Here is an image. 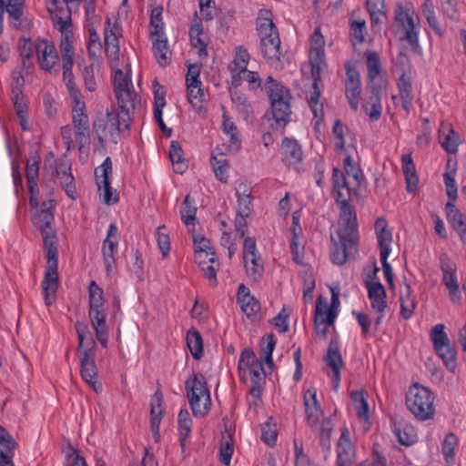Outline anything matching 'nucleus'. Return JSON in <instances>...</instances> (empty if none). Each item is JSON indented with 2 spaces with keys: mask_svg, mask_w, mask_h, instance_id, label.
Returning <instances> with one entry per match:
<instances>
[{
  "mask_svg": "<svg viewBox=\"0 0 466 466\" xmlns=\"http://www.w3.org/2000/svg\"><path fill=\"white\" fill-rule=\"evenodd\" d=\"M53 200L44 202L41 210L34 217V224L40 229L46 247V270L42 281V293L47 306L56 300V293L59 285L57 272V237L53 228L55 218L52 209Z\"/></svg>",
  "mask_w": 466,
  "mask_h": 466,
  "instance_id": "obj_1",
  "label": "nucleus"
},
{
  "mask_svg": "<svg viewBox=\"0 0 466 466\" xmlns=\"http://www.w3.org/2000/svg\"><path fill=\"white\" fill-rule=\"evenodd\" d=\"M394 21L400 33V39L407 42L413 51L420 48L418 15L410 2L397 3L394 8Z\"/></svg>",
  "mask_w": 466,
  "mask_h": 466,
  "instance_id": "obj_2",
  "label": "nucleus"
},
{
  "mask_svg": "<svg viewBox=\"0 0 466 466\" xmlns=\"http://www.w3.org/2000/svg\"><path fill=\"white\" fill-rule=\"evenodd\" d=\"M265 86L270 99L271 113L276 125L284 128L291 119L290 92L270 76L267 78Z\"/></svg>",
  "mask_w": 466,
  "mask_h": 466,
  "instance_id": "obj_3",
  "label": "nucleus"
},
{
  "mask_svg": "<svg viewBox=\"0 0 466 466\" xmlns=\"http://www.w3.org/2000/svg\"><path fill=\"white\" fill-rule=\"evenodd\" d=\"M185 390L193 415L206 416L211 408V397L204 376L192 374L185 382Z\"/></svg>",
  "mask_w": 466,
  "mask_h": 466,
  "instance_id": "obj_4",
  "label": "nucleus"
},
{
  "mask_svg": "<svg viewBox=\"0 0 466 466\" xmlns=\"http://www.w3.org/2000/svg\"><path fill=\"white\" fill-rule=\"evenodd\" d=\"M434 394L428 388L416 383L406 395V405L418 420L425 421L434 417Z\"/></svg>",
  "mask_w": 466,
  "mask_h": 466,
  "instance_id": "obj_5",
  "label": "nucleus"
},
{
  "mask_svg": "<svg viewBox=\"0 0 466 466\" xmlns=\"http://www.w3.org/2000/svg\"><path fill=\"white\" fill-rule=\"evenodd\" d=\"M334 197L340 209L339 238H346L348 243L350 244L353 239L358 240L357 215L354 208L350 203L351 197L345 188L339 191L338 195H334Z\"/></svg>",
  "mask_w": 466,
  "mask_h": 466,
  "instance_id": "obj_6",
  "label": "nucleus"
},
{
  "mask_svg": "<svg viewBox=\"0 0 466 466\" xmlns=\"http://www.w3.org/2000/svg\"><path fill=\"white\" fill-rule=\"evenodd\" d=\"M345 175L337 167L333 168V191L334 195L345 188L350 196L357 192V189L365 185V177L360 167L356 165L350 157L344 159Z\"/></svg>",
  "mask_w": 466,
  "mask_h": 466,
  "instance_id": "obj_7",
  "label": "nucleus"
},
{
  "mask_svg": "<svg viewBox=\"0 0 466 466\" xmlns=\"http://www.w3.org/2000/svg\"><path fill=\"white\" fill-rule=\"evenodd\" d=\"M132 118L131 116L115 109L106 111V123L103 118H96L93 122V128L97 133L98 139L102 140L99 131L108 130L112 139L116 143V137L123 131H127L130 127Z\"/></svg>",
  "mask_w": 466,
  "mask_h": 466,
  "instance_id": "obj_8",
  "label": "nucleus"
},
{
  "mask_svg": "<svg viewBox=\"0 0 466 466\" xmlns=\"http://www.w3.org/2000/svg\"><path fill=\"white\" fill-rule=\"evenodd\" d=\"M72 122L78 150L84 152L85 148L88 147L90 145L89 119L86 113V104L84 100H78L73 103Z\"/></svg>",
  "mask_w": 466,
  "mask_h": 466,
  "instance_id": "obj_9",
  "label": "nucleus"
},
{
  "mask_svg": "<svg viewBox=\"0 0 466 466\" xmlns=\"http://www.w3.org/2000/svg\"><path fill=\"white\" fill-rule=\"evenodd\" d=\"M444 329L445 326L443 324H437L432 327L431 330V339L435 351L442 360L447 369L451 371H454L456 368V350L451 345V341Z\"/></svg>",
  "mask_w": 466,
  "mask_h": 466,
  "instance_id": "obj_10",
  "label": "nucleus"
},
{
  "mask_svg": "<svg viewBox=\"0 0 466 466\" xmlns=\"http://www.w3.org/2000/svg\"><path fill=\"white\" fill-rule=\"evenodd\" d=\"M35 49L40 67L52 75H58L59 56L54 44L47 40H42L35 46Z\"/></svg>",
  "mask_w": 466,
  "mask_h": 466,
  "instance_id": "obj_11",
  "label": "nucleus"
},
{
  "mask_svg": "<svg viewBox=\"0 0 466 466\" xmlns=\"http://www.w3.org/2000/svg\"><path fill=\"white\" fill-rule=\"evenodd\" d=\"M118 228L115 224H110L107 229L106 238L103 241L102 254L104 265L107 275H110L116 268L115 252L119 240Z\"/></svg>",
  "mask_w": 466,
  "mask_h": 466,
  "instance_id": "obj_12",
  "label": "nucleus"
},
{
  "mask_svg": "<svg viewBox=\"0 0 466 466\" xmlns=\"http://www.w3.org/2000/svg\"><path fill=\"white\" fill-rule=\"evenodd\" d=\"M386 86L387 85L381 84L367 85L370 96L362 107L371 121H376L381 116V98L386 94Z\"/></svg>",
  "mask_w": 466,
  "mask_h": 466,
  "instance_id": "obj_13",
  "label": "nucleus"
},
{
  "mask_svg": "<svg viewBox=\"0 0 466 466\" xmlns=\"http://www.w3.org/2000/svg\"><path fill=\"white\" fill-rule=\"evenodd\" d=\"M111 171L112 163L109 157H106L102 165L95 171L98 189L101 192L103 201L107 205L116 203L118 200L116 195L114 197V198H112L113 192L109 180V174Z\"/></svg>",
  "mask_w": 466,
  "mask_h": 466,
  "instance_id": "obj_14",
  "label": "nucleus"
},
{
  "mask_svg": "<svg viewBox=\"0 0 466 466\" xmlns=\"http://www.w3.org/2000/svg\"><path fill=\"white\" fill-rule=\"evenodd\" d=\"M350 432L347 427H343L337 443L336 466H352L355 461V449L350 440Z\"/></svg>",
  "mask_w": 466,
  "mask_h": 466,
  "instance_id": "obj_15",
  "label": "nucleus"
},
{
  "mask_svg": "<svg viewBox=\"0 0 466 466\" xmlns=\"http://www.w3.org/2000/svg\"><path fill=\"white\" fill-rule=\"evenodd\" d=\"M78 357L80 360V373L82 379L90 385L96 392L100 391L102 390V386L96 381L98 371L95 362L94 354L83 351L80 352Z\"/></svg>",
  "mask_w": 466,
  "mask_h": 466,
  "instance_id": "obj_16",
  "label": "nucleus"
},
{
  "mask_svg": "<svg viewBox=\"0 0 466 466\" xmlns=\"http://www.w3.org/2000/svg\"><path fill=\"white\" fill-rule=\"evenodd\" d=\"M368 295L369 299H370L371 308L378 313V316L374 322L377 328L381 323V319L383 318V311L387 307V303L385 300L386 291L380 282H371L368 285Z\"/></svg>",
  "mask_w": 466,
  "mask_h": 466,
  "instance_id": "obj_17",
  "label": "nucleus"
},
{
  "mask_svg": "<svg viewBox=\"0 0 466 466\" xmlns=\"http://www.w3.org/2000/svg\"><path fill=\"white\" fill-rule=\"evenodd\" d=\"M324 360L332 370V386L335 390H338L339 387L340 370L343 367V360L339 353L337 341L331 340L329 342Z\"/></svg>",
  "mask_w": 466,
  "mask_h": 466,
  "instance_id": "obj_18",
  "label": "nucleus"
},
{
  "mask_svg": "<svg viewBox=\"0 0 466 466\" xmlns=\"http://www.w3.org/2000/svg\"><path fill=\"white\" fill-rule=\"evenodd\" d=\"M282 161L289 167L299 170L298 165L303 159V152L299 142L292 138H284L281 144Z\"/></svg>",
  "mask_w": 466,
  "mask_h": 466,
  "instance_id": "obj_19",
  "label": "nucleus"
},
{
  "mask_svg": "<svg viewBox=\"0 0 466 466\" xmlns=\"http://www.w3.org/2000/svg\"><path fill=\"white\" fill-rule=\"evenodd\" d=\"M88 313L96 331V339L106 348L108 339V329L106 323V312L104 308H89Z\"/></svg>",
  "mask_w": 466,
  "mask_h": 466,
  "instance_id": "obj_20",
  "label": "nucleus"
},
{
  "mask_svg": "<svg viewBox=\"0 0 466 466\" xmlns=\"http://www.w3.org/2000/svg\"><path fill=\"white\" fill-rule=\"evenodd\" d=\"M331 240L333 245L330 250V259L334 264L343 265L348 258L357 251L358 240L356 239H353L350 245L346 238H339V242L334 240L333 238H331Z\"/></svg>",
  "mask_w": 466,
  "mask_h": 466,
  "instance_id": "obj_21",
  "label": "nucleus"
},
{
  "mask_svg": "<svg viewBox=\"0 0 466 466\" xmlns=\"http://www.w3.org/2000/svg\"><path fill=\"white\" fill-rule=\"evenodd\" d=\"M304 405L307 421L312 429H317L323 411L316 398L315 390H308L304 394Z\"/></svg>",
  "mask_w": 466,
  "mask_h": 466,
  "instance_id": "obj_22",
  "label": "nucleus"
},
{
  "mask_svg": "<svg viewBox=\"0 0 466 466\" xmlns=\"http://www.w3.org/2000/svg\"><path fill=\"white\" fill-rule=\"evenodd\" d=\"M164 398L162 392L157 390L152 396L150 403V427L156 441H159V425L164 413Z\"/></svg>",
  "mask_w": 466,
  "mask_h": 466,
  "instance_id": "obj_23",
  "label": "nucleus"
},
{
  "mask_svg": "<svg viewBox=\"0 0 466 466\" xmlns=\"http://www.w3.org/2000/svg\"><path fill=\"white\" fill-rule=\"evenodd\" d=\"M56 175L60 180L62 187L66 195L75 198L76 190L74 184V177L71 174V166L66 160H59L56 167Z\"/></svg>",
  "mask_w": 466,
  "mask_h": 466,
  "instance_id": "obj_24",
  "label": "nucleus"
},
{
  "mask_svg": "<svg viewBox=\"0 0 466 466\" xmlns=\"http://www.w3.org/2000/svg\"><path fill=\"white\" fill-rule=\"evenodd\" d=\"M368 68V85H387L388 81L381 75V64L378 53L369 51L366 53Z\"/></svg>",
  "mask_w": 466,
  "mask_h": 466,
  "instance_id": "obj_25",
  "label": "nucleus"
},
{
  "mask_svg": "<svg viewBox=\"0 0 466 466\" xmlns=\"http://www.w3.org/2000/svg\"><path fill=\"white\" fill-rule=\"evenodd\" d=\"M23 5L24 0H0V35L3 32L4 8H5L9 17L15 21V23H13L14 27L18 29L21 26Z\"/></svg>",
  "mask_w": 466,
  "mask_h": 466,
  "instance_id": "obj_26",
  "label": "nucleus"
},
{
  "mask_svg": "<svg viewBox=\"0 0 466 466\" xmlns=\"http://www.w3.org/2000/svg\"><path fill=\"white\" fill-rule=\"evenodd\" d=\"M237 297L242 311L248 317H252L260 310L258 300L250 294L249 289L244 284L239 285Z\"/></svg>",
  "mask_w": 466,
  "mask_h": 466,
  "instance_id": "obj_27",
  "label": "nucleus"
},
{
  "mask_svg": "<svg viewBox=\"0 0 466 466\" xmlns=\"http://www.w3.org/2000/svg\"><path fill=\"white\" fill-rule=\"evenodd\" d=\"M391 428L394 435L401 445L410 446L417 441L418 436L416 430L412 425L403 420L394 421Z\"/></svg>",
  "mask_w": 466,
  "mask_h": 466,
  "instance_id": "obj_28",
  "label": "nucleus"
},
{
  "mask_svg": "<svg viewBox=\"0 0 466 466\" xmlns=\"http://www.w3.org/2000/svg\"><path fill=\"white\" fill-rule=\"evenodd\" d=\"M270 15V11L260 10L257 18V31L260 41L273 38V35H279L278 29Z\"/></svg>",
  "mask_w": 466,
  "mask_h": 466,
  "instance_id": "obj_29",
  "label": "nucleus"
},
{
  "mask_svg": "<svg viewBox=\"0 0 466 466\" xmlns=\"http://www.w3.org/2000/svg\"><path fill=\"white\" fill-rule=\"evenodd\" d=\"M445 210L448 223L460 235L461 238L464 240V235L466 233L464 215L451 201L446 203Z\"/></svg>",
  "mask_w": 466,
  "mask_h": 466,
  "instance_id": "obj_30",
  "label": "nucleus"
},
{
  "mask_svg": "<svg viewBox=\"0 0 466 466\" xmlns=\"http://www.w3.org/2000/svg\"><path fill=\"white\" fill-rule=\"evenodd\" d=\"M236 191L238 198L237 214L240 216H250L252 212L251 189L246 183L239 182Z\"/></svg>",
  "mask_w": 466,
  "mask_h": 466,
  "instance_id": "obj_31",
  "label": "nucleus"
},
{
  "mask_svg": "<svg viewBox=\"0 0 466 466\" xmlns=\"http://www.w3.org/2000/svg\"><path fill=\"white\" fill-rule=\"evenodd\" d=\"M401 164L407 184V191L410 193L415 192L418 188L419 178L410 153L402 156Z\"/></svg>",
  "mask_w": 466,
  "mask_h": 466,
  "instance_id": "obj_32",
  "label": "nucleus"
},
{
  "mask_svg": "<svg viewBox=\"0 0 466 466\" xmlns=\"http://www.w3.org/2000/svg\"><path fill=\"white\" fill-rule=\"evenodd\" d=\"M75 328L79 341L77 354L80 355V352L83 351H86L89 354H94L93 349L96 343L87 325L84 322L77 321L75 325Z\"/></svg>",
  "mask_w": 466,
  "mask_h": 466,
  "instance_id": "obj_33",
  "label": "nucleus"
},
{
  "mask_svg": "<svg viewBox=\"0 0 466 466\" xmlns=\"http://www.w3.org/2000/svg\"><path fill=\"white\" fill-rule=\"evenodd\" d=\"M441 269L443 272V282L449 289V294L453 303H460L461 296L459 292V284L457 282L455 272L451 264L442 263Z\"/></svg>",
  "mask_w": 466,
  "mask_h": 466,
  "instance_id": "obj_34",
  "label": "nucleus"
},
{
  "mask_svg": "<svg viewBox=\"0 0 466 466\" xmlns=\"http://www.w3.org/2000/svg\"><path fill=\"white\" fill-rule=\"evenodd\" d=\"M230 96L232 103L242 117L247 121L250 119L253 116V107L247 96L236 86L230 88Z\"/></svg>",
  "mask_w": 466,
  "mask_h": 466,
  "instance_id": "obj_35",
  "label": "nucleus"
},
{
  "mask_svg": "<svg viewBox=\"0 0 466 466\" xmlns=\"http://www.w3.org/2000/svg\"><path fill=\"white\" fill-rule=\"evenodd\" d=\"M309 62L311 67L313 83L319 84L321 81V74L327 67L324 50L309 51Z\"/></svg>",
  "mask_w": 466,
  "mask_h": 466,
  "instance_id": "obj_36",
  "label": "nucleus"
},
{
  "mask_svg": "<svg viewBox=\"0 0 466 466\" xmlns=\"http://www.w3.org/2000/svg\"><path fill=\"white\" fill-rule=\"evenodd\" d=\"M439 141L448 153H455L458 147V137L451 125L442 123L439 130Z\"/></svg>",
  "mask_w": 466,
  "mask_h": 466,
  "instance_id": "obj_37",
  "label": "nucleus"
},
{
  "mask_svg": "<svg viewBox=\"0 0 466 466\" xmlns=\"http://www.w3.org/2000/svg\"><path fill=\"white\" fill-rule=\"evenodd\" d=\"M260 51L264 58L268 61H279L281 56L279 35H273V38L260 41Z\"/></svg>",
  "mask_w": 466,
  "mask_h": 466,
  "instance_id": "obj_38",
  "label": "nucleus"
},
{
  "mask_svg": "<svg viewBox=\"0 0 466 466\" xmlns=\"http://www.w3.org/2000/svg\"><path fill=\"white\" fill-rule=\"evenodd\" d=\"M400 315L404 319H409L416 308L417 301L412 295L410 284L404 283V289L400 293Z\"/></svg>",
  "mask_w": 466,
  "mask_h": 466,
  "instance_id": "obj_39",
  "label": "nucleus"
},
{
  "mask_svg": "<svg viewBox=\"0 0 466 466\" xmlns=\"http://www.w3.org/2000/svg\"><path fill=\"white\" fill-rule=\"evenodd\" d=\"M223 131L229 137L228 149L232 152H238L241 147V139L237 126L226 114L223 115L222 123Z\"/></svg>",
  "mask_w": 466,
  "mask_h": 466,
  "instance_id": "obj_40",
  "label": "nucleus"
},
{
  "mask_svg": "<svg viewBox=\"0 0 466 466\" xmlns=\"http://www.w3.org/2000/svg\"><path fill=\"white\" fill-rule=\"evenodd\" d=\"M152 43L153 53L157 64L163 67L169 65L172 52L169 50L167 38H156Z\"/></svg>",
  "mask_w": 466,
  "mask_h": 466,
  "instance_id": "obj_41",
  "label": "nucleus"
},
{
  "mask_svg": "<svg viewBox=\"0 0 466 466\" xmlns=\"http://www.w3.org/2000/svg\"><path fill=\"white\" fill-rule=\"evenodd\" d=\"M191 44L194 47L198 48L199 56H207L208 35L204 33L200 22L192 25L189 30Z\"/></svg>",
  "mask_w": 466,
  "mask_h": 466,
  "instance_id": "obj_42",
  "label": "nucleus"
},
{
  "mask_svg": "<svg viewBox=\"0 0 466 466\" xmlns=\"http://www.w3.org/2000/svg\"><path fill=\"white\" fill-rule=\"evenodd\" d=\"M118 108L122 110V112L127 113L130 116L134 113L135 105L137 100V94L132 90V88L117 91L115 93Z\"/></svg>",
  "mask_w": 466,
  "mask_h": 466,
  "instance_id": "obj_43",
  "label": "nucleus"
},
{
  "mask_svg": "<svg viewBox=\"0 0 466 466\" xmlns=\"http://www.w3.org/2000/svg\"><path fill=\"white\" fill-rule=\"evenodd\" d=\"M398 88L402 102V107L405 111L409 112L412 105L413 95L410 78L405 74H402L400 76L398 80Z\"/></svg>",
  "mask_w": 466,
  "mask_h": 466,
  "instance_id": "obj_44",
  "label": "nucleus"
},
{
  "mask_svg": "<svg viewBox=\"0 0 466 466\" xmlns=\"http://www.w3.org/2000/svg\"><path fill=\"white\" fill-rule=\"evenodd\" d=\"M73 66L74 65H62L64 82L69 91L72 103L77 102L78 100H83L81 92L77 88L75 82V76L72 72Z\"/></svg>",
  "mask_w": 466,
  "mask_h": 466,
  "instance_id": "obj_45",
  "label": "nucleus"
},
{
  "mask_svg": "<svg viewBox=\"0 0 466 466\" xmlns=\"http://www.w3.org/2000/svg\"><path fill=\"white\" fill-rule=\"evenodd\" d=\"M187 345L194 359H201L203 355V340L200 333L197 329H191L187 331Z\"/></svg>",
  "mask_w": 466,
  "mask_h": 466,
  "instance_id": "obj_46",
  "label": "nucleus"
},
{
  "mask_svg": "<svg viewBox=\"0 0 466 466\" xmlns=\"http://www.w3.org/2000/svg\"><path fill=\"white\" fill-rule=\"evenodd\" d=\"M196 214H197V208L193 205V202L190 200L189 196H186L181 210V219L185 223L186 227L187 228L188 231H194L195 222H196Z\"/></svg>",
  "mask_w": 466,
  "mask_h": 466,
  "instance_id": "obj_47",
  "label": "nucleus"
},
{
  "mask_svg": "<svg viewBox=\"0 0 466 466\" xmlns=\"http://www.w3.org/2000/svg\"><path fill=\"white\" fill-rule=\"evenodd\" d=\"M198 267L203 272L204 276L209 280L211 286L217 285V271L218 269V262L216 257H210L208 260L198 259Z\"/></svg>",
  "mask_w": 466,
  "mask_h": 466,
  "instance_id": "obj_48",
  "label": "nucleus"
},
{
  "mask_svg": "<svg viewBox=\"0 0 466 466\" xmlns=\"http://www.w3.org/2000/svg\"><path fill=\"white\" fill-rule=\"evenodd\" d=\"M72 32H67L66 35H61L59 47L62 56V65H74L75 51L72 46Z\"/></svg>",
  "mask_w": 466,
  "mask_h": 466,
  "instance_id": "obj_49",
  "label": "nucleus"
},
{
  "mask_svg": "<svg viewBox=\"0 0 466 466\" xmlns=\"http://www.w3.org/2000/svg\"><path fill=\"white\" fill-rule=\"evenodd\" d=\"M193 241L195 244V257L196 260L201 259L202 256L216 257L215 251L210 246V241L200 234L193 235Z\"/></svg>",
  "mask_w": 466,
  "mask_h": 466,
  "instance_id": "obj_50",
  "label": "nucleus"
},
{
  "mask_svg": "<svg viewBox=\"0 0 466 466\" xmlns=\"http://www.w3.org/2000/svg\"><path fill=\"white\" fill-rule=\"evenodd\" d=\"M106 25L104 32L105 48L119 46L118 37L121 35V27L116 23L111 25L110 18L106 19Z\"/></svg>",
  "mask_w": 466,
  "mask_h": 466,
  "instance_id": "obj_51",
  "label": "nucleus"
},
{
  "mask_svg": "<svg viewBox=\"0 0 466 466\" xmlns=\"http://www.w3.org/2000/svg\"><path fill=\"white\" fill-rule=\"evenodd\" d=\"M200 84H194L192 86L187 85V98L188 102L195 107L197 110L200 111L203 106V102L205 101L206 95L204 93L203 88Z\"/></svg>",
  "mask_w": 466,
  "mask_h": 466,
  "instance_id": "obj_52",
  "label": "nucleus"
},
{
  "mask_svg": "<svg viewBox=\"0 0 466 466\" xmlns=\"http://www.w3.org/2000/svg\"><path fill=\"white\" fill-rule=\"evenodd\" d=\"M458 446V438L452 432L448 433L441 445V452L448 464L454 462V450Z\"/></svg>",
  "mask_w": 466,
  "mask_h": 466,
  "instance_id": "obj_53",
  "label": "nucleus"
},
{
  "mask_svg": "<svg viewBox=\"0 0 466 466\" xmlns=\"http://www.w3.org/2000/svg\"><path fill=\"white\" fill-rule=\"evenodd\" d=\"M177 421L179 441L181 446L184 447V441L188 437L192 425V420L187 410H181L179 411Z\"/></svg>",
  "mask_w": 466,
  "mask_h": 466,
  "instance_id": "obj_54",
  "label": "nucleus"
},
{
  "mask_svg": "<svg viewBox=\"0 0 466 466\" xmlns=\"http://www.w3.org/2000/svg\"><path fill=\"white\" fill-rule=\"evenodd\" d=\"M244 263L248 276L253 281H258L264 271L259 257H250L249 259H244Z\"/></svg>",
  "mask_w": 466,
  "mask_h": 466,
  "instance_id": "obj_55",
  "label": "nucleus"
},
{
  "mask_svg": "<svg viewBox=\"0 0 466 466\" xmlns=\"http://www.w3.org/2000/svg\"><path fill=\"white\" fill-rule=\"evenodd\" d=\"M355 410L359 418L367 419L369 414L368 402L364 397V390H354L350 393Z\"/></svg>",
  "mask_w": 466,
  "mask_h": 466,
  "instance_id": "obj_56",
  "label": "nucleus"
},
{
  "mask_svg": "<svg viewBox=\"0 0 466 466\" xmlns=\"http://www.w3.org/2000/svg\"><path fill=\"white\" fill-rule=\"evenodd\" d=\"M336 319V313L330 309L324 311L321 308V297L318 299L315 310L314 324L332 325Z\"/></svg>",
  "mask_w": 466,
  "mask_h": 466,
  "instance_id": "obj_57",
  "label": "nucleus"
},
{
  "mask_svg": "<svg viewBox=\"0 0 466 466\" xmlns=\"http://www.w3.org/2000/svg\"><path fill=\"white\" fill-rule=\"evenodd\" d=\"M346 97L349 101L350 107L357 111L359 108V99L361 93V86L360 83H346L345 84Z\"/></svg>",
  "mask_w": 466,
  "mask_h": 466,
  "instance_id": "obj_58",
  "label": "nucleus"
},
{
  "mask_svg": "<svg viewBox=\"0 0 466 466\" xmlns=\"http://www.w3.org/2000/svg\"><path fill=\"white\" fill-rule=\"evenodd\" d=\"M105 299L103 289L96 281L89 284V308H104Z\"/></svg>",
  "mask_w": 466,
  "mask_h": 466,
  "instance_id": "obj_59",
  "label": "nucleus"
},
{
  "mask_svg": "<svg viewBox=\"0 0 466 466\" xmlns=\"http://www.w3.org/2000/svg\"><path fill=\"white\" fill-rule=\"evenodd\" d=\"M320 95L319 84L312 83L311 90L308 93L307 99L315 116H318L319 113H322V105L319 104Z\"/></svg>",
  "mask_w": 466,
  "mask_h": 466,
  "instance_id": "obj_60",
  "label": "nucleus"
},
{
  "mask_svg": "<svg viewBox=\"0 0 466 466\" xmlns=\"http://www.w3.org/2000/svg\"><path fill=\"white\" fill-rule=\"evenodd\" d=\"M254 366H259V370H263V366L262 364L258 363L254 351L251 349L246 348L241 352L238 361V368L241 370L243 367L252 368Z\"/></svg>",
  "mask_w": 466,
  "mask_h": 466,
  "instance_id": "obj_61",
  "label": "nucleus"
},
{
  "mask_svg": "<svg viewBox=\"0 0 466 466\" xmlns=\"http://www.w3.org/2000/svg\"><path fill=\"white\" fill-rule=\"evenodd\" d=\"M165 230L166 227L163 225L158 227L156 232L157 245L161 250L163 258H167L170 250L169 237L168 234L165 232Z\"/></svg>",
  "mask_w": 466,
  "mask_h": 466,
  "instance_id": "obj_62",
  "label": "nucleus"
},
{
  "mask_svg": "<svg viewBox=\"0 0 466 466\" xmlns=\"http://www.w3.org/2000/svg\"><path fill=\"white\" fill-rule=\"evenodd\" d=\"M351 41L353 46L360 44L365 39L366 24L365 21H353L351 23Z\"/></svg>",
  "mask_w": 466,
  "mask_h": 466,
  "instance_id": "obj_63",
  "label": "nucleus"
},
{
  "mask_svg": "<svg viewBox=\"0 0 466 466\" xmlns=\"http://www.w3.org/2000/svg\"><path fill=\"white\" fill-rule=\"evenodd\" d=\"M261 440L268 446H273L277 440V425L269 421L262 424Z\"/></svg>",
  "mask_w": 466,
  "mask_h": 466,
  "instance_id": "obj_64",
  "label": "nucleus"
}]
</instances>
